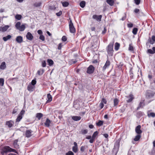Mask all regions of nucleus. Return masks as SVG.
<instances>
[{"label":"nucleus","mask_w":155,"mask_h":155,"mask_svg":"<svg viewBox=\"0 0 155 155\" xmlns=\"http://www.w3.org/2000/svg\"><path fill=\"white\" fill-rule=\"evenodd\" d=\"M15 18L18 20H20L21 18V16L20 15H17L15 16Z\"/></svg>","instance_id":"obj_47"},{"label":"nucleus","mask_w":155,"mask_h":155,"mask_svg":"<svg viewBox=\"0 0 155 155\" xmlns=\"http://www.w3.org/2000/svg\"><path fill=\"white\" fill-rule=\"evenodd\" d=\"M128 49L129 51H134V48L133 47L132 45L131 44H129Z\"/></svg>","instance_id":"obj_45"},{"label":"nucleus","mask_w":155,"mask_h":155,"mask_svg":"<svg viewBox=\"0 0 155 155\" xmlns=\"http://www.w3.org/2000/svg\"><path fill=\"white\" fill-rule=\"evenodd\" d=\"M41 2H36L33 4V6L35 7H39L41 6Z\"/></svg>","instance_id":"obj_29"},{"label":"nucleus","mask_w":155,"mask_h":155,"mask_svg":"<svg viewBox=\"0 0 155 155\" xmlns=\"http://www.w3.org/2000/svg\"><path fill=\"white\" fill-rule=\"evenodd\" d=\"M47 62L48 63L49 65L50 66H51L54 64V61L51 59H48L47 60Z\"/></svg>","instance_id":"obj_35"},{"label":"nucleus","mask_w":155,"mask_h":155,"mask_svg":"<svg viewBox=\"0 0 155 155\" xmlns=\"http://www.w3.org/2000/svg\"><path fill=\"white\" fill-rule=\"evenodd\" d=\"M4 84V79L3 78H0V86H3Z\"/></svg>","instance_id":"obj_46"},{"label":"nucleus","mask_w":155,"mask_h":155,"mask_svg":"<svg viewBox=\"0 0 155 155\" xmlns=\"http://www.w3.org/2000/svg\"><path fill=\"white\" fill-rule=\"evenodd\" d=\"M21 23L20 22H18L15 25V27L18 30L20 31H22L24 30L25 27V25L24 24L21 25Z\"/></svg>","instance_id":"obj_3"},{"label":"nucleus","mask_w":155,"mask_h":155,"mask_svg":"<svg viewBox=\"0 0 155 155\" xmlns=\"http://www.w3.org/2000/svg\"><path fill=\"white\" fill-rule=\"evenodd\" d=\"M15 41L18 43H21L23 42V38L21 36H18L16 37Z\"/></svg>","instance_id":"obj_16"},{"label":"nucleus","mask_w":155,"mask_h":155,"mask_svg":"<svg viewBox=\"0 0 155 155\" xmlns=\"http://www.w3.org/2000/svg\"><path fill=\"white\" fill-rule=\"evenodd\" d=\"M119 102V100L117 99V98H116L114 100V106L115 107L117 106Z\"/></svg>","instance_id":"obj_32"},{"label":"nucleus","mask_w":155,"mask_h":155,"mask_svg":"<svg viewBox=\"0 0 155 155\" xmlns=\"http://www.w3.org/2000/svg\"><path fill=\"white\" fill-rule=\"evenodd\" d=\"M141 137V135H140V134L137 135L135 137L134 139V140L135 141H138L140 138Z\"/></svg>","instance_id":"obj_34"},{"label":"nucleus","mask_w":155,"mask_h":155,"mask_svg":"<svg viewBox=\"0 0 155 155\" xmlns=\"http://www.w3.org/2000/svg\"><path fill=\"white\" fill-rule=\"evenodd\" d=\"M35 88V86L31 84L29 85L27 87V90L31 92L33 91Z\"/></svg>","instance_id":"obj_21"},{"label":"nucleus","mask_w":155,"mask_h":155,"mask_svg":"<svg viewBox=\"0 0 155 155\" xmlns=\"http://www.w3.org/2000/svg\"><path fill=\"white\" fill-rule=\"evenodd\" d=\"M44 72V69L41 68L37 71V73L39 75H41L43 74Z\"/></svg>","instance_id":"obj_24"},{"label":"nucleus","mask_w":155,"mask_h":155,"mask_svg":"<svg viewBox=\"0 0 155 155\" xmlns=\"http://www.w3.org/2000/svg\"><path fill=\"white\" fill-rule=\"evenodd\" d=\"M24 112H25V111L22 110H21V111L20 112L19 114L18 115H21L22 116V115L24 114Z\"/></svg>","instance_id":"obj_64"},{"label":"nucleus","mask_w":155,"mask_h":155,"mask_svg":"<svg viewBox=\"0 0 155 155\" xmlns=\"http://www.w3.org/2000/svg\"><path fill=\"white\" fill-rule=\"evenodd\" d=\"M62 5L64 7H67L69 5V3L68 2H65L62 3Z\"/></svg>","instance_id":"obj_42"},{"label":"nucleus","mask_w":155,"mask_h":155,"mask_svg":"<svg viewBox=\"0 0 155 155\" xmlns=\"http://www.w3.org/2000/svg\"><path fill=\"white\" fill-rule=\"evenodd\" d=\"M18 139H16L14 140L13 143L14 147L16 149H18L19 148V145L18 144Z\"/></svg>","instance_id":"obj_13"},{"label":"nucleus","mask_w":155,"mask_h":155,"mask_svg":"<svg viewBox=\"0 0 155 155\" xmlns=\"http://www.w3.org/2000/svg\"><path fill=\"white\" fill-rule=\"evenodd\" d=\"M103 121L99 120L96 123V125L100 127L103 125Z\"/></svg>","instance_id":"obj_33"},{"label":"nucleus","mask_w":155,"mask_h":155,"mask_svg":"<svg viewBox=\"0 0 155 155\" xmlns=\"http://www.w3.org/2000/svg\"><path fill=\"white\" fill-rule=\"evenodd\" d=\"M67 40V38L65 36H63L62 38V40L63 41H65Z\"/></svg>","instance_id":"obj_55"},{"label":"nucleus","mask_w":155,"mask_h":155,"mask_svg":"<svg viewBox=\"0 0 155 155\" xmlns=\"http://www.w3.org/2000/svg\"><path fill=\"white\" fill-rule=\"evenodd\" d=\"M36 81L35 80H33L31 82V84L32 85L34 86L36 84Z\"/></svg>","instance_id":"obj_53"},{"label":"nucleus","mask_w":155,"mask_h":155,"mask_svg":"<svg viewBox=\"0 0 155 155\" xmlns=\"http://www.w3.org/2000/svg\"><path fill=\"white\" fill-rule=\"evenodd\" d=\"M50 120L48 118H47L46 119V121L45 122V124L46 127H48L50 126Z\"/></svg>","instance_id":"obj_28"},{"label":"nucleus","mask_w":155,"mask_h":155,"mask_svg":"<svg viewBox=\"0 0 155 155\" xmlns=\"http://www.w3.org/2000/svg\"><path fill=\"white\" fill-rule=\"evenodd\" d=\"M87 146H82L80 148V150L82 152H83L84 151L85 149H86V148H87Z\"/></svg>","instance_id":"obj_40"},{"label":"nucleus","mask_w":155,"mask_h":155,"mask_svg":"<svg viewBox=\"0 0 155 155\" xmlns=\"http://www.w3.org/2000/svg\"><path fill=\"white\" fill-rule=\"evenodd\" d=\"M110 64V62L108 60H107L106 61V63H105L104 66L102 68V70L103 71H104L106 68L108 67Z\"/></svg>","instance_id":"obj_11"},{"label":"nucleus","mask_w":155,"mask_h":155,"mask_svg":"<svg viewBox=\"0 0 155 155\" xmlns=\"http://www.w3.org/2000/svg\"><path fill=\"white\" fill-rule=\"evenodd\" d=\"M69 28L70 32L72 33H74L75 32L76 30L72 20H71L69 21Z\"/></svg>","instance_id":"obj_5"},{"label":"nucleus","mask_w":155,"mask_h":155,"mask_svg":"<svg viewBox=\"0 0 155 155\" xmlns=\"http://www.w3.org/2000/svg\"><path fill=\"white\" fill-rule=\"evenodd\" d=\"M145 106V103L144 101H142L140 102L137 108V110H138L140 108H143L144 106Z\"/></svg>","instance_id":"obj_18"},{"label":"nucleus","mask_w":155,"mask_h":155,"mask_svg":"<svg viewBox=\"0 0 155 155\" xmlns=\"http://www.w3.org/2000/svg\"><path fill=\"white\" fill-rule=\"evenodd\" d=\"M107 101L104 98L102 99V100H101V103H102L103 104L104 103L105 104H106L107 103Z\"/></svg>","instance_id":"obj_54"},{"label":"nucleus","mask_w":155,"mask_h":155,"mask_svg":"<svg viewBox=\"0 0 155 155\" xmlns=\"http://www.w3.org/2000/svg\"><path fill=\"white\" fill-rule=\"evenodd\" d=\"M135 3L137 5H138L140 4V0H134Z\"/></svg>","instance_id":"obj_51"},{"label":"nucleus","mask_w":155,"mask_h":155,"mask_svg":"<svg viewBox=\"0 0 155 155\" xmlns=\"http://www.w3.org/2000/svg\"><path fill=\"white\" fill-rule=\"evenodd\" d=\"M120 46V44L118 42H116L114 45V49L116 51H117L119 49Z\"/></svg>","instance_id":"obj_30"},{"label":"nucleus","mask_w":155,"mask_h":155,"mask_svg":"<svg viewBox=\"0 0 155 155\" xmlns=\"http://www.w3.org/2000/svg\"><path fill=\"white\" fill-rule=\"evenodd\" d=\"M39 39L43 41L45 40V37L42 35H41L39 37Z\"/></svg>","instance_id":"obj_49"},{"label":"nucleus","mask_w":155,"mask_h":155,"mask_svg":"<svg viewBox=\"0 0 155 155\" xmlns=\"http://www.w3.org/2000/svg\"><path fill=\"white\" fill-rule=\"evenodd\" d=\"M148 116L149 117H155V113L153 112L150 113L149 114H148Z\"/></svg>","instance_id":"obj_44"},{"label":"nucleus","mask_w":155,"mask_h":155,"mask_svg":"<svg viewBox=\"0 0 155 155\" xmlns=\"http://www.w3.org/2000/svg\"><path fill=\"white\" fill-rule=\"evenodd\" d=\"M120 146V142L118 141H116L114 148H113L114 150H116L117 152L119 150Z\"/></svg>","instance_id":"obj_9"},{"label":"nucleus","mask_w":155,"mask_h":155,"mask_svg":"<svg viewBox=\"0 0 155 155\" xmlns=\"http://www.w3.org/2000/svg\"><path fill=\"white\" fill-rule=\"evenodd\" d=\"M114 44V42H110L106 48V50L109 56H112L113 55Z\"/></svg>","instance_id":"obj_2"},{"label":"nucleus","mask_w":155,"mask_h":155,"mask_svg":"<svg viewBox=\"0 0 155 155\" xmlns=\"http://www.w3.org/2000/svg\"><path fill=\"white\" fill-rule=\"evenodd\" d=\"M72 119L74 121H77L80 120L81 119V117L78 116H73Z\"/></svg>","instance_id":"obj_27"},{"label":"nucleus","mask_w":155,"mask_h":155,"mask_svg":"<svg viewBox=\"0 0 155 155\" xmlns=\"http://www.w3.org/2000/svg\"><path fill=\"white\" fill-rule=\"evenodd\" d=\"M11 37L12 36L11 35H8L6 37H3V39L4 41H6L10 39L11 38Z\"/></svg>","instance_id":"obj_31"},{"label":"nucleus","mask_w":155,"mask_h":155,"mask_svg":"<svg viewBox=\"0 0 155 155\" xmlns=\"http://www.w3.org/2000/svg\"><path fill=\"white\" fill-rule=\"evenodd\" d=\"M14 122L12 120H10L7 121L6 123V125H7L8 127H11L13 126Z\"/></svg>","instance_id":"obj_14"},{"label":"nucleus","mask_w":155,"mask_h":155,"mask_svg":"<svg viewBox=\"0 0 155 155\" xmlns=\"http://www.w3.org/2000/svg\"><path fill=\"white\" fill-rule=\"evenodd\" d=\"M88 132V130L87 129L82 130L81 131V133L83 134H87Z\"/></svg>","instance_id":"obj_41"},{"label":"nucleus","mask_w":155,"mask_h":155,"mask_svg":"<svg viewBox=\"0 0 155 155\" xmlns=\"http://www.w3.org/2000/svg\"><path fill=\"white\" fill-rule=\"evenodd\" d=\"M26 37L27 38V39L31 41L33 38V37L32 35V34H31V33L29 32H28L26 35Z\"/></svg>","instance_id":"obj_17"},{"label":"nucleus","mask_w":155,"mask_h":155,"mask_svg":"<svg viewBox=\"0 0 155 155\" xmlns=\"http://www.w3.org/2000/svg\"><path fill=\"white\" fill-rule=\"evenodd\" d=\"M11 152H16V150L9 146H5L2 148L1 153L2 155H4L8 153Z\"/></svg>","instance_id":"obj_1"},{"label":"nucleus","mask_w":155,"mask_h":155,"mask_svg":"<svg viewBox=\"0 0 155 155\" xmlns=\"http://www.w3.org/2000/svg\"><path fill=\"white\" fill-rule=\"evenodd\" d=\"M148 41L151 44H153L155 41V36L153 35L151 37V39L150 38Z\"/></svg>","instance_id":"obj_15"},{"label":"nucleus","mask_w":155,"mask_h":155,"mask_svg":"<svg viewBox=\"0 0 155 155\" xmlns=\"http://www.w3.org/2000/svg\"><path fill=\"white\" fill-rule=\"evenodd\" d=\"M139 12L140 10L138 8H135L134 11V12L136 14H139Z\"/></svg>","instance_id":"obj_52"},{"label":"nucleus","mask_w":155,"mask_h":155,"mask_svg":"<svg viewBox=\"0 0 155 155\" xmlns=\"http://www.w3.org/2000/svg\"><path fill=\"white\" fill-rule=\"evenodd\" d=\"M6 66L5 62V61L2 62L0 66V69L4 70L6 68Z\"/></svg>","instance_id":"obj_20"},{"label":"nucleus","mask_w":155,"mask_h":155,"mask_svg":"<svg viewBox=\"0 0 155 155\" xmlns=\"http://www.w3.org/2000/svg\"><path fill=\"white\" fill-rule=\"evenodd\" d=\"M9 27V25H5L3 27H0V31L2 32H5L8 29Z\"/></svg>","instance_id":"obj_19"},{"label":"nucleus","mask_w":155,"mask_h":155,"mask_svg":"<svg viewBox=\"0 0 155 155\" xmlns=\"http://www.w3.org/2000/svg\"><path fill=\"white\" fill-rule=\"evenodd\" d=\"M106 2L110 6H112L114 5V0H107Z\"/></svg>","instance_id":"obj_25"},{"label":"nucleus","mask_w":155,"mask_h":155,"mask_svg":"<svg viewBox=\"0 0 155 155\" xmlns=\"http://www.w3.org/2000/svg\"><path fill=\"white\" fill-rule=\"evenodd\" d=\"M95 139L91 138L90 139V140H89V142L91 143H93L95 141Z\"/></svg>","instance_id":"obj_62"},{"label":"nucleus","mask_w":155,"mask_h":155,"mask_svg":"<svg viewBox=\"0 0 155 155\" xmlns=\"http://www.w3.org/2000/svg\"><path fill=\"white\" fill-rule=\"evenodd\" d=\"M106 31H107V30L106 28V27H105L104 28V30L102 31V34H104L106 33Z\"/></svg>","instance_id":"obj_60"},{"label":"nucleus","mask_w":155,"mask_h":155,"mask_svg":"<svg viewBox=\"0 0 155 155\" xmlns=\"http://www.w3.org/2000/svg\"><path fill=\"white\" fill-rule=\"evenodd\" d=\"M102 18L101 15H94L92 16V18L96 19L97 21H101Z\"/></svg>","instance_id":"obj_10"},{"label":"nucleus","mask_w":155,"mask_h":155,"mask_svg":"<svg viewBox=\"0 0 155 155\" xmlns=\"http://www.w3.org/2000/svg\"><path fill=\"white\" fill-rule=\"evenodd\" d=\"M49 9L51 10H55L56 7L54 6H50L49 7Z\"/></svg>","instance_id":"obj_57"},{"label":"nucleus","mask_w":155,"mask_h":155,"mask_svg":"<svg viewBox=\"0 0 155 155\" xmlns=\"http://www.w3.org/2000/svg\"><path fill=\"white\" fill-rule=\"evenodd\" d=\"M123 65V64H122L121 63H120V64L118 65V68L119 69H121Z\"/></svg>","instance_id":"obj_63"},{"label":"nucleus","mask_w":155,"mask_h":155,"mask_svg":"<svg viewBox=\"0 0 155 155\" xmlns=\"http://www.w3.org/2000/svg\"><path fill=\"white\" fill-rule=\"evenodd\" d=\"M46 66V63L45 61H42V66L43 67H45Z\"/></svg>","instance_id":"obj_50"},{"label":"nucleus","mask_w":155,"mask_h":155,"mask_svg":"<svg viewBox=\"0 0 155 155\" xmlns=\"http://www.w3.org/2000/svg\"><path fill=\"white\" fill-rule=\"evenodd\" d=\"M33 131L31 130H26L25 132V136L27 137H29L32 136L31 133Z\"/></svg>","instance_id":"obj_12"},{"label":"nucleus","mask_w":155,"mask_h":155,"mask_svg":"<svg viewBox=\"0 0 155 155\" xmlns=\"http://www.w3.org/2000/svg\"><path fill=\"white\" fill-rule=\"evenodd\" d=\"M62 14V12L61 11H60L58 12H57L56 13V15L58 16H60Z\"/></svg>","instance_id":"obj_56"},{"label":"nucleus","mask_w":155,"mask_h":155,"mask_svg":"<svg viewBox=\"0 0 155 155\" xmlns=\"http://www.w3.org/2000/svg\"><path fill=\"white\" fill-rule=\"evenodd\" d=\"M126 97L127 98L129 99L128 100H126L127 102L128 103L131 102L134 99V96L132 94H130L128 96H126Z\"/></svg>","instance_id":"obj_8"},{"label":"nucleus","mask_w":155,"mask_h":155,"mask_svg":"<svg viewBox=\"0 0 155 155\" xmlns=\"http://www.w3.org/2000/svg\"><path fill=\"white\" fill-rule=\"evenodd\" d=\"M73 151L76 153H77L78 151V147H72Z\"/></svg>","instance_id":"obj_43"},{"label":"nucleus","mask_w":155,"mask_h":155,"mask_svg":"<svg viewBox=\"0 0 155 155\" xmlns=\"http://www.w3.org/2000/svg\"><path fill=\"white\" fill-rule=\"evenodd\" d=\"M155 94V92L150 90L147 91L145 93V97L147 99H150L153 97Z\"/></svg>","instance_id":"obj_4"},{"label":"nucleus","mask_w":155,"mask_h":155,"mask_svg":"<svg viewBox=\"0 0 155 155\" xmlns=\"http://www.w3.org/2000/svg\"><path fill=\"white\" fill-rule=\"evenodd\" d=\"M48 100L46 102V103H48L51 102L52 100V97L50 94H47Z\"/></svg>","instance_id":"obj_22"},{"label":"nucleus","mask_w":155,"mask_h":155,"mask_svg":"<svg viewBox=\"0 0 155 155\" xmlns=\"http://www.w3.org/2000/svg\"><path fill=\"white\" fill-rule=\"evenodd\" d=\"M43 116V114L41 113H38L36 114V117L38 120H40L41 118Z\"/></svg>","instance_id":"obj_26"},{"label":"nucleus","mask_w":155,"mask_h":155,"mask_svg":"<svg viewBox=\"0 0 155 155\" xmlns=\"http://www.w3.org/2000/svg\"><path fill=\"white\" fill-rule=\"evenodd\" d=\"M62 46V45L61 44V43L59 44L58 45V50H61V48Z\"/></svg>","instance_id":"obj_61"},{"label":"nucleus","mask_w":155,"mask_h":155,"mask_svg":"<svg viewBox=\"0 0 155 155\" xmlns=\"http://www.w3.org/2000/svg\"><path fill=\"white\" fill-rule=\"evenodd\" d=\"M94 68L92 65H90L87 68V73L88 74H91L94 73Z\"/></svg>","instance_id":"obj_6"},{"label":"nucleus","mask_w":155,"mask_h":155,"mask_svg":"<svg viewBox=\"0 0 155 155\" xmlns=\"http://www.w3.org/2000/svg\"><path fill=\"white\" fill-rule=\"evenodd\" d=\"M152 50H153L151 49H148L147 50V51L150 54H154L155 53V47H153L152 48Z\"/></svg>","instance_id":"obj_23"},{"label":"nucleus","mask_w":155,"mask_h":155,"mask_svg":"<svg viewBox=\"0 0 155 155\" xmlns=\"http://www.w3.org/2000/svg\"><path fill=\"white\" fill-rule=\"evenodd\" d=\"M137 28H134L132 30V33L134 35H136L137 33Z\"/></svg>","instance_id":"obj_39"},{"label":"nucleus","mask_w":155,"mask_h":155,"mask_svg":"<svg viewBox=\"0 0 155 155\" xmlns=\"http://www.w3.org/2000/svg\"><path fill=\"white\" fill-rule=\"evenodd\" d=\"M98 134V132L97 131H96L93 133V134L92 136V138L95 140Z\"/></svg>","instance_id":"obj_36"},{"label":"nucleus","mask_w":155,"mask_h":155,"mask_svg":"<svg viewBox=\"0 0 155 155\" xmlns=\"http://www.w3.org/2000/svg\"><path fill=\"white\" fill-rule=\"evenodd\" d=\"M133 24L131 23H130L129 24H127V27L130 28H131L133 27Z\"/></svg>","instance_id":"obj_58"},{"label":"nucleus","mask_w":155,"mask_h":155,"mask_svg":"<svg viewBox=\"0 0 155 155\" xmlns=\"http://www.w3.org/2000/svg\"><path fill=\"white\" fill-rule=\"evenodd\" d=\"M99 107L101 109H102L104 107V104L101 102V103L99 104Z\"/></svg>","instance_id":"obj_59"},{"label":"nucleus","mask_w":155,"mask_h":155,"mask_svg":"<svg viewBox=\"0 0 155 155\" xmlns=\"http://www.w3.org/2000/svg\"><path fill=\"white\" fill-rule=\"evenodd\" d=\"M66 155H74V153L71 151H69L66 153Z\"/></svg>","instance_id":"obj_48"},{"label":"nucleus","mask_w":155,"mask_h":155,"mask_svg":"<svg viewBox=\"0 0 155 155\" xmlns=\"http://www.w3.org/2000/svg\"><path fill=\"white\" fill-rule=\"evenodd\" d=\"M86 4V3L85 1H83L80 2V6L82 8H84Z\"/></svg>","instance_id":"obj_37"},{"label":"nucleus","mask_w":155,"mask_h":155,"mask_svg":"<svg viewBox=\"0 0 155 155\" xmlns=\"http://www.w3.org/2000/svg\"><path fill=\"white\" fill-rule=\"evenodd\" d=\"M22 116L21 115H18L17 119H16V122H19L22 119Z\"/></svg>","instance_id":"obj_38"},{"label":"nucleus","mask_w":155,"mask_h":155,"mask_svg":"<svg viewBox=\"0 0 155 155\" xmlns=\"http://www.w3.org/2000/svg\"><path fill=\"white\" fill-rule=\"evenodd\" d=\"M141 126L140 125L137 126L135 129V131L136 133L138 134L141 135L142 132V131L141 130Z\"/></svg>","instance_id":"obj_7"}]
</instances>
